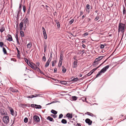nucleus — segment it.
Instances as JSON below:
<instances>
[{"instance_id": "f257e3e1", "label": "nucleus", "mask_w": 126, "mask_h": 126, "mask_svg": "<svg viewBox=\"0 0 126 126\" xmlns=\"http://www.w3.org/2000/svg\"><path fill=\"white\" fill-rule=\"evenodd\" d=\"M125 24L121 23H119V25L118 32L119 33L120 31L122 33H124L125 29Z\"/></svg>"}, {"instance_id": "f03ea898", "label": "nucleus", "mask_w": 126, "mask_h": 126, "mask_svg": "<svg viewBox=\"0 0 126 126\" xmlns=\"http://www.w3.org/2000/svg\"><path fill=\"white\" fill-rule=\"evenodd\" d=\"M33 124H35V122L37 123L39 122L40 121V119L39 117L37 115H35L33 116Z\"/></svg>"}, {"instance_id": "7ed1b4c3", "label": "nucleus", "mask_w": 126, "mask_h": 126, "mask_svg": "<svg viewBox=\"0 0 126 126\" xmlns=\"http://www.w3.org/2000/svg\"><path fill=\"white\" fill-rule=\"evenodd\" d=\"M3 120L5 123L7 124L9 122V117L8 116H5L3 118Z\"/></svg>"}, {"instance_id": "20e7f679", "label": "nucleus", "mask_w": 126, "mask_h": 126, "mask_svg": "<svg viewBox=\"0 0 126 126\" xmlns=\"http://www.w3.org/2000/svg\"><path fill=\"white\" fill-rule=\"evenodd\" d=\"M9 90L10 91L12 92L13 93L16 94L17 93H18L19 91L18 90L14 88L13 87H10L9 88Z\"/></svg>"}, {"instance_id": "39448f33", "label": "nucleus", "mask_w": 126, "mask_h": 126, "mask_svg": "<svg viewBox=\"0 0 126 126\" xmlns=\"http://www.w3.org/2000/svg\"><path fill=\"white\" fill-rule=\"evenodd\" d=\"M9 109L11 114L13 116H14L15 115V116H16L17 115V112L15 111L14 112L13 109L11 107H10Z\"/></svg>"}, {"instance_id": "423d86ee", "label": "nucleus", "mask_w": 126, "mask_h": 126, "mask_svg": "<svg viewBox=\"0 0 126 126\" xmlns=\"http://www.w3.org/2000/svg\"><path fill=\"white\" fill-rule=\"evenodd\" d=\"M109 67L110 66L109 65H107L101 69L100 71L102 73H104L109 68Z\"/></svg>"}, {"instance_id": "0eeeda50", "label": "nucleus", "mask_w": 126, "mask_h": 126, "mask_svg": "<svg viewBox=\"0 0 126 126\" xmlns=\"http://www.w3.org/2000/svg\"><path fill=\"white\" fill-rule=\"evenodd\" d=\"M42 29L43 30V36L45 39H47V36L46 30L43 27H42Z\"/></svg>"}, {"instance_id": "6e6552de", "label": "nucleus", "mask_w": 126, "mask_h": 126, "mask_svg": "<svg viewBox=\"0 0 126 126\" xmlns=\"http://www.w3.org/2000/svg\"><path fill=\"white\" fill-rule=\"evenodd\" d=\"M85 122L88 124V125H91L92 123V121L91 120L87 118L85 120Z\"/></svg>"}, {"instance_id": "1a4fd4ad", "label": "nucleus", "mask_w": 126, "mask_h": 126, "mask_svg": "<svg viewBox=\"0 0 126 126\" xmlns=\"http://www.w3.org/2000/svg\"><path fill=\"white\" fill-rule=\"evenodd\" d=\"M7 36L8 38L6 39L7 40L10 41H12L13 40L12 37L11 35L8 34L7 35Z\"/></svg>"}, {"instance_id": "9d476101", "label": "nucleus", "mask_w": 126, "mask_h": 126, "mask_svg": "<svg viewBox=\"0 0 126 126\" xmlns=\"http://www.w3.org/2000/svg\"><path fill=\"white\" fill-rule=\"evenodd\" d=\"M97 60H96L95 59L93 63V65L94 67H95L96 66L98 65L99 63V62H98V61Z\"/></svg>"}, {"instance_id": "9b49d317", "label": "nucleus", "mask_w": 126, "mask_h": 126, "mask_svg": "<svg viewBox=\"0 0 126 126\" xmlns=\"http://www.w3.org/2000/svg\"><path fill=\"white\" fill-rule=\"evenodd\" d=\"M66 116L69 119L72 118L73 117L72 114L69 113H67L66 115Z\"/></svg>"}, {"instance_id": "f8f14e48", "label": "nucleus", "mask_w": 126, "mask_h": 126, "mask_svg": "<svg viewBox=\"0 0 126 126\" xmlns=\"http://www.w3.org/2000/svg\"><path fill=\"white\" fill-rule=\"evenodd\" d=\"M18 30H19L18 28V24H17L16 25V36L15 37H18Z\"/></svg>"}, {"instance_id": "ddd939ff", "label": "nucleus", "mask_w": 126, "mask_h": 126, "mask_svg": "<svg viewBox=\"0 0 126 126\" xmlns=\"http://www.w3.org/2000/svg\"><path fill=\"white\" fill-rule=\"evenodd\" d=\"M77 61V60L76 61H75L74 62L73 65V68H76L77 67L78 63Z\"/></svg>"}, {"instance_id": "4468645a", "label": "nucleus", "mask_w": 126, "mask_h": 126, "mask_svg": "<svg viewBox=\"0 0 126 126\" xmlns=\"http://www.w3.org/2000/svg\"><path fill=\"white\" fill-rule=\"evenodd\" d=\"M46 119L47 120H48L50 122H54V121L53 118L51 117L50 116H48Z\"/></svg>"}, {"instance_id": "2eb2a0df", "label": "nucleus", "mask_w": 126, "mask_h": 126, "mask_svg": "<svg viewBox=\"0 0 126 126\" xmlns=\"http://www.w3.org/2000/svg\"><path fill=\"white\" fill-rule=\"evenodd\" d=\"M67 82V81H65L59 80V82L60 83L62 84H63L66 85L68 84Z\"/></svg>"}, {"instance_id": "dca6fc26", "label": "nucleus", "mask_w": 126, "mask_h": 126, "mask_svg": "<svg viewBox=\"0 0 126 126\" xmlns=\"http://www.w3.org/2000/svg\"><path fill=\"white\" fill-rule=\"evenodd\" d=\"M85 114H87L88 115L91 116L92 117H95L96 116L94 115L93 114L90 113L89 112H87L86 113H85Z\"/></svg>"}, {"instance_id": "f3484780", "label": "nucleus", "mask_w": 126, "mask_h": 126, "mask_svg": "<svg viewBox=\"0 0 126 126\" xmlns=\"http://www.w3.org/2000/svg\"><path fill=\"white\" fill-rule=\"evenodd\" d=\"M28 65L30 66L32 69H35L34 66V65H33L30 62L29 63V65Z\"/></svg>"}, {"instance_id": "a211bd4d", "label": "nucleus", "mask_w": 126, "mask_h": 126, "mask_svg": "<svg viewBox=\"0 0 126 126\" xmlns=\"http://www.w3.org/2000/svg\"><path fill=\"white\" fill-rule=\"evenodd\" d=\"M20 35L21 37L22 38L25 36V34L23 31H20Z\"/></svg>"}, {"instance_id": "6ab92c4d", "label": "nucleus", "mask_w": 126, "mask_h": 126, "mask_svg": "<svg viewBox=\"0 0 126 126\" xmlns=\"http://www.w3.org/2000/svg\"><path fill=\"white\" fill-rule=\"evenodd\" d=\"M5 30V27L4 26H1L0 27V32L1 33L2 32Z\"/></svg>"}, {"instance_id": "aec40b11", "label": "nucleus", "mask_w": 126, "mask_h": 126, "mask_svg": "<svg viewBox=\"0 0 126 126\" xmlns=\"http://www.w3.org/2000/svg\"><path fill=\"white\" fill-rule=\"evenodd\" d=\"M36 96H37L36 95H35L34 94L30 96H26V97L28 98H32L33 97H36Z\"/></svg>"}, {"instance_id": "412c9836", "label": "nucleus", "mask_w": 126, "mask_h": 126, "mask_svg": "<svg viewBox=\"0 0 126 126\" xmlns=\"http://www.w3.org/2000/svg\"><path fill=\"white\" fill-rule=\"evenodd\" d=\"M104 56H98V57L96 59V60H97L98 61H99L101 60L104 57Z\"/></svg>"}, {"instance_id": "4be33fe9", "label": "nucleus", "mask_w": 126, "mask_h": 126, "mask_svg": "<svg viewBox=\"0 0 126 126\" xmlns=\"http://www.w3.org/2000/svg\"><path fill=\"white\" fill-rule=\"evenodd\" d=\"M50 62V61L48 60L45 64V67H47L49 65Z\"/></svg>"}, {"instance_id": "5701e85b", "label": "nucleus", "mask_w": 126, "mask_h": 126, "mask_svg": "<svg viewBox=\"0 0 126 126\" xmlns=\"http://www.w3.org/2000/svg\"><path fill=\"white\" fill-rule=\"evenodd\" d=\"M61 122L64 124H66L67 123V121L65 119H63L61 121Z\"/></svg>"}, {"instance_id": "b1692460", "label": "nucleus", "mask_w": 126, "mask_h": 126, "mask_svg": "<svg viewBox=\"0 0 126 126\" xmlns=\"http://www.w3.org/2000/svg\"><path fill=\"white\" fill-rule=\"evenodd\" d=\"M51 112L54 115H56L57 113V111L53 109L51 110Z\"/></svg>"}, {"instance_id": "393cba45", "label": "nucleus", "mask_w": 126, "mask_h": 126, "mask_svg": "<svg viewBox=\"0 0 126 126\" xmlns=\"http://www.w3.org/2000/svg\"><path fill=\"white\" fill-rule=\"evenodd\" d=\"M63 60V54L62 53H60V59L59 62H62V60Z\"/></svg>"}, {"instance_id": "a878e982", "label": "nucleus", "mask_w": 126, "mask_h": 126, "mask_svg": "<svg viewBox=\"0 0 126 126\" xmlns=\"http://www.w3.org/2000/svg\"><path fill=\"white\" fill-rule=\"evenodd\" d=\"M42 108V107L40 105H37L36 104V106H35V108L36 109H40Z\"/></svg>"}, {"instance_id": "bb28decb", "label": "nucleus", "mask_w": 126, "mask_h": 126, "mask_svg": "<svg viewBox=\"0 0 126 126\" xmlns=\"http://www.w3.org/2000/svg\"><path fill=\"white\" fill-rule=\"evenodd\" d=\"M62 72L63 73H64L66 72V70L65 68L63 66H62Z\"/></svg>"}, {"instance_id": "cd10ccee", "label": "nucleus", "mask_w": 126, "mask_h": 126, "mask_svg": "<svg viewBox=\"0 0 126 126\" xmlns=\"http://www.w3.org/2000/svg\"><path fill=\"white\" fill-rule=\"evenodd\" d=\"M32 46V44L31 42L29 43L27 45V48H30Z\"/></svg>"}, {"instance_id": "c85d7f7f", "label": "nucleus", "mask_w": 126, "mask_h": 126, "mask_svg": "<svg viewBox=\"0 0 126 126\" xmlns=\"http://www.w3.org/2000/svg\"><path fill=\"white\" fill-rule=\"evenodd\" d=\"M102 73L100 71L99 72H98V73L97 74V75L96 76V78H97L99 76L101 75L102 74Z\"/></svg>"}, {"instance_id": "c756f323", "label": "nucleus", "mask_w": 126, "mask_h": 126, "mask_svg": "<svg viewBox=\"0 0 126 126\" xmlns=\"http://www.w3.org/2000/svg\"><path fill=\"white\" fill-rule=\"evenodd\" d=\"M3 51L4 54H6L7 53V52L6 49L4 47H2Z\"/></svg>"}, {"instance_id": "7c9ffc66", "label": "nucleus", "mask_w": 126, "mask_h": 126, "mask_svg": "<svg viewBox=\"0 0 126 126\" xmlns=\"http://www.w3.org/2000/svg\"><path fill=\"white\" fill-rule=\"evenodd\" d=\"M92 74H91L90 73V72H89V73H88L87 74L85 75V76L84 77H83L82 78V79H84V77H86L88 76H90V75H91Z\"/></svg>"}, {"instance_id": "2f4dec72", "label": "nucleus", "mask_w": 126, "mask_h": 126, "mask_svg": "<svg viewBox=\"0 0 126 126\" xmlns=\"http://www.w3.org/2000/svg\"><path fill=\"white\" fill-rule=\"evenodd\" d=\"M44 52H45V51L46 50L47 48V44L45 42L44 43Z\"/></svg>"}, {"instance_id": "473e14b6", "label": "nucleus", "mask_w": 126, "mask_h": 126, "mask_svg": "<svg viewBox=\"0 0 126 126\" xmlns=\"http://www.w3.org/2000/svg\"><path fill=\"white\" fill-rule=\"evenodd\" d=\"M79 80V79L78 78H75L74 77V78L72 80V82H76V81H78Z\"/></svg>"}, {"instance_id": "72a5a7b5", "label": "nucleus", "mask_w": 126, "mask_h": 126, "mask_svg": "<svg viewBox=\"0 0 126 126\" xmlns=\"http://www.w3.org/2000/svg\"><path fill=\"white\" fill-rule=\"evenodd\" d=\"M78 97L75 96H73L72 97V99L73 100V101H76V100Z\"/></svg>"}, {"instance_id": "f704fd0d", "label": "nucleus", "mask_w": 126, "mask_h": 126, "mask_svg": "<svg viewBox=\"0 0 126 126\" xmlns=\"http://www.w3.org/2000/svg\"><path fill=\"white\" fill-rule=\"evenodd\" d=\"M24 22H21L19 24V27H23Z\"/></svg>"}, {"instance_id": "c9c22d12", "label": "nucleus", "mask_w": 126, "mask_h": 126, "mask_svg": "<svg viewBox=\"0 0 126 126\" xmlns=\"http://www.w3.org/2000/svg\"><path fill=\"white\" fill-rule=\"evenodd\" d=\"M34 95H37L36 96V97L38 96L42 97L43 96V95H43V94H35Z\"/></svg>"}, {"instance_id": "e433bc0d", "label": "nucleus", "mask_w": 126, "mask_h": 126, "mask_svg": "<svg viewBox=\"0 0 126 126\" xmlns=\"http://www.w3.org/2000/svg\"><path fill=\"white\" fill-rule=\"evenodd\" d=\"M29 119V121L28 123V124L29 125H30L32 122V117H31V118H30Z\"/></svg>"}, {"instance_id": "4c0bfd02", "label": "nucleus", "mask_w": 126, "mask_h": 126, "mask_svg": "<svg viewBox=\"0 0 126 126\" xmlns=\"http://www.w3.org/2000/svg\"><path fill=\"white\" fill-rule=\"evenodd\" d=\"M32 63L33 65H34V66L35 69H33V70H36V69H38V68H39L35 64L33 63Z\"/></svg>"}, {"instance_id": "58836bf2", "label": "nucleus", "mask_w": 126, "mask_h": 126, "mask_svg": "<svg viewBox=\"0 0 126 126\" xmlns=\"http://www.w3.org/2000/svg\"><path fill=\"white\" fill-rule=\"evenodd\" d=\"M24 21V22H26V23H29V20H28V18H26L25 19V20H24V19H23V20H22V21Z\"/></svg>"}, {"instance_id": "ea45409f", "label": "nucleus", "mask_w": 126, "mask_h": 126, "mask_svg": "<svg viewBox=\"0 0 126 126\" xmlns=\"http://www.w3.org/2000/svg\"><path fill=\"white\" fill-rule=\"evenodd\" d=\"M28 119L27 117H25L24 119V123H26L28 122Z\"/></svg>"}, {"instance_id": "a19ab883", "label": "nucleus", "mask_w": 126, "mask_h": 126, "mask_svg": "<svg viewBox=\"0 0 126 126\" xmlns=\"http://www.w3.org/2000/svg\"><path fill=\"white\" fill-rule=\"evenodd\" d=\"M126 10L125 7L123 6V14L124 15H125L126 14Z\"/></svg>"}, {"instance_id": "79ce46f5", "label": "nucleus", "mask_w": 126, "mask_h": 126, "mask_svg": "<svg viewBox=\"0 0 126 126\" xmlns=\"http://www.w3.org/2000/svg\"><path fill=\"white\" fill-rule=\"evenodd\" d=\"M30 9H28L27 11V13L26 15V16L27 15L28 16H29V15L30 14Z\"/></svg>"}, {"instance_id": "37998d69", "label": "nucleus", "mask_w": 126, "mask_h": 126, "mask_svg": "<svg viewBox=\"0 0 126 126\" xmlns=\"http://www.w3.org/2000/svg\"><path fill=\"white\" fill-rule=\"evenodd\" d=\"M90 8V5L89 4H87L86 6V9L89 10Z\"/></svg>"}, {"instance_id": "c03bdc74", "label": "nucleus", "mask_w": 126, "mask_h": 126, "mask_svg": "<svg viewBox=\"0 0 126 126\" xmlns=\"http://www.w3.org/2000/svg\"><path fill=\"white\" fill-rule=\"evenodd\" d=\"M74 21V20L73 19H71L69 23V24L70 25Z\"/></svg>"}, {"instance_id": "a18cd8bd", "label": "nucleus", "mask_w": 126, "mask_h": 126, "mask_svg": "<svg viewBox=\"0 0 126 126\" xmlns=\"http://www.w3.org/2000/svg\"><path fill=\"white\" fill-rule=\"evenodd\" d=\"M44 56L42 58V59L45 62L46 61V58L45 56V53H44Z\"/></svg>"}, {"instance_id": "49530a36", "label": "nucleus", "mask_w": 126, "mask_h": 126, "mask_svg": "<svg viewBox=\"0 0 126 126\" xmlns=\"http://www.w3.org/2000/svg\"><path fill=\"white\" fill-rule=\"evenodd\" d=\"M4 45V43L3 42H0V47H2Z\"/></svg>"}, {"instance_id": "de8ad7c7", "label": "nucleus", "mask_w": 126, "mask_h": 126, "mask_svg": "<svg viewBox=\"0 0 126 126\" xmlns=\"http://www.w3.org/2000/svg\"><path fill=\"white\" fill-rule=\"evenodd\" d=\"M100 18L99 16H97L94 19V20L95 21H97Z\"/></svg>"}, {"instance_id": "09e8293b", "label": "nucleus", "mask_w": 126, "mask_h": 126, "mask_svg": "<svg viewBox=\"0 0 126 126\" xmlns=\"http://www.w3.org/2000/svg\"><path fill=\"white\" fill-rule=\"evenodd\" d=\"M26 8L25 6H23V10L24 13L25 12Z\"/></svg>"}, {"instance_id": "8fccbe9b", "label": "nucleus", "mask_w": 126, "mask_h": 126, "mask_svg": "<svg viewBox=\"0 0 126 126\" xmlns=\"http://www.w3.org/2000/svg\"><path fill=\"white\" fill-rule=\"evenodd\" d=\"M63 116V114L61 113L60 114L59 116V119H60L62 118Z\"/></svg>"}, {"instance_id": "3c124183", "label": "nucleus", "mask_w": 126, "mask_h": 126, "mask_svg": "<svg viewBox=\"0 0 126 126\" xmlns=\"http://www.w3.org/2000/svg\"><path fill=\"white\" fill-rule=\"evenodd\" d=\"M116 11V7H113V12L114 13H115Z\"/></svg>"}, {"instance_id": "603ef678", "label": "nucleus", "mask_w": 126, "mask_h": 126, "mask_svg": "<svg viewBox=\"0 0 126 126\" xmlns=\"http://www.w3.org/2000/svg\"><path fill=\"white\" fill-rule=\"evenodd\" d=\"M50 116L54 118H56L57 117V115H53V114H51L50 115Z\"/></svg>"}, {"instance_id": "864d4df0", "label": "nucleus", "mask_w": 126, "mask_h": 126, "mask_svg": "<svg viewBox=\"0 0 126 126\" xmlns=\"http://www.w3.org/2000/svg\"><path fill=\"white\" fill-rule=\"evenodd\" d=\"M17 14H21V15L22 14V13L21 11V9H18V11L17 12Z\"/></svg>"}, {"instance_id": "5fc2aeb1", "label": "nucleus", "mask_w": 126, "mask_h": 126, "mask_svg": "<svg viewBox=\"0 0 126 126\" xmlns=\"http://www.w3.org/2000/svg\"><path fill=\"white\" fill-rule=\"evenodd\" d=\"M38 70H39V72H40V73H41V74H42L43 75H45V74L39 68H38Z\"/></svg>"}, {"instance_id": "6e6d98bb", "label": "nucleus", "mask_w": 126, "mask_h": 126, "mask_svg": "<svg viewBox=\"0 0 126 126\" xmlns=\"http://www.w3.org/2000/svg\"><path fill=\"white\" fill-rule=\"evenodd\" d=\"M88 34V32H85L83 34V36L85 37Z\"/></svg>"}, {"instance_id": "4d7b16f0", "label": "nucleus", "mask_w": 126, "mask_h": 126, "mask_svg": "<svg viewBox=\"0 0 126 126\" xmlns=\"http://www.w3.org/2000/svg\"><path fill=\"white\" fill-rule=\"evenodd\" d=\"M100 47L101 49L103 48H104V45L103 44H100Z\"/></svg>"}, {"instance_id": "13d9d810", "label": "nucleus", "mask_w": 126, "mask_h": 126, "mask_svg": "<svg viewBox=\"0 0 126 126\" xmlns=\"http://www.w3.org/2000/svg\"><path fill=\"white\" fill-rule=\"evenodd\" d=\"M36 104H31V107L34 108L35 107V106H36Z\"/></svg>"}, {"instance_id": "bf43d9fd", "label": "nucleus", "mask_w": 126, "mask_h": 126, "mask_svg": "<svg viewBox=\"0 0 126 126\" xmlns=\"http://www.w3.org/2000/svg\"><path fill=\"white\" fill-rule=\"evenodd\" d=\"M62 62H59V64L58 65V66L59 67H60V66H61L62 65Z\"/></svg>"}, {"instance_id": "052dcab7", "label": "nucleus", "mask_w": 126, "mask_h": 126, "mask_svg": "<svg viewBox=\"0 0 126 126\" xmlns=\"http://www.w3.org/2000/svg\"><path fill=\"white\" fill-rule=\"evenodd\" d=\"M21 107L22 108H25V105L24 104H21Z\"/></svg>"}, {"instance_id": "680f3d73", "label": "nucleus", "mask_w": 126, "mask_h": 126, "mask_svg": "<svg viewBox=\"0 0 126 126\" xmlns=\"http://www.w3.org/2000/svg\"><path fill=\"white\" fill-rule=\"evenodd\" d=\"M52 55H50V57L49 59H48V60H49L50 61H51L52 58Z\"/></svg>"}, {"instance_id": "e2e57ef3", "label": "nucleus", "mask_w": 126, "mask_h": 126, "mask_svg": "<svg viewBox=\"0 0 126 126\" xmlns=\"http://www.w3.org/2000/svg\"><path fill=\"white\" fill-rule=\"evenodd\" d=\"M52 67H53L54 65V61H53L52 62Z\"/></svg>"}, {"instance_id": "0e129e2a", "label": "nucleus", "mask_w": 126, "mask_h": 126, "mask_svg": "<svg viewBox=\"0 0 126 126\" xmlns=\"http://www.w3.org/2000/svg\"><path fill=\"white\" fill-rule=\"evenodd\" d=\"M52 79L55 81H56L57 82H59V80L57 79H55L53 78Z\"/></svg>"}, {"instance_id": "69168bd1", "label": "nucleus", "mask_w": 126, "mask_h": 126, "mask_svg": "<svg viewBox=\"0 0 126 126\" xmlns=\"http://www.w3.org/2000/svg\"><path fill=\"white\" fill-rule=\"evenodd\" d=\"M19 15V14H17V17L16 18H17V20H18V19H19V17L20 16Z\"/></svg>"}, {"instance_id": "338daca9", "label": "nucleus", "mask_w": 126, "mask_h": 126, "mask_svg": "<svg viewBox=\"0 0 126 126\" xmlns=\"http://www.w3.org/2000/svg\"><path fill=\"white\" fill-rule=\"evenodd\" d=\"M57 71V68H54V73H55Z\"/></svg>"}, {"instance_id": "774afa93", "label": "nucleus", "mask_w": 126, "mask_h": 126, "mask_svg": "<svg viewBox=\"0 0 126 126\" xmlns=\"http://www.w3.org/2000/svg\"><path fill=\"white\" fill-rule=\"evenodd\" d=\"M76 126H81V124L77 123V125Z\"/></svg>"}]
</instances>
